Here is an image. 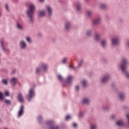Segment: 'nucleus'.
Listing matches in <instances>:
<instances>
[{
    "label": "nucleus",
    "mask_w": 129,
    "mask_h": 129,
    "mask_svg": "<svg viewBox=\"0 0 129 129\" xmlns=\"http://www.w3.org/2000/svg\"><path fill=\"white\" fill-rule=\"evenodd\" d=\"M1 45L3 48V51H6V48H5V46H4V41L3 40H2L1 41Z\"/></svg>",
    "instance_id": "nucleus-42"
},
{
    "label": "nucleus",
    "mask_w": 129,
    "mask_h": 129,
    "mask_svg": "<svg viewBox=\"0 0 129 129\" xmlns=\"http://www.w3.org/2000/svg\"><path fill=\"white\" fill-rule=\"evenodd\" d=\"M40 3H44V0H39Z\"/></svg>",
    "instance_id": "nucleus-49"
},
{
    "label": "nucleus",
    "mask_w": 129,
    "mask_h": 129,
    "mask_svg": "<svg viewBox=\"0 0 129 129\" xmlns=\"http://www.w3.org/2000/svg\"><path fill=\"white\" fill-rule=\"evenodd\" d=\"M102 109L104 110V111H108L109 110V106H103L102 107Z\"/></svg>",
    "instance_id": "nucleus-37"
},
{
    "label": "nucleus",
    "mask_w": 129,
    "mask_h": 129,
    "mask_svg": "<svg viewBox=\"0 0 129 129\" xmlns=\"http://www.w3.org/2000/svg\"><path fill=\"white\" fill-rule=\"evenodd\" d=\"M83 63V59H81L79 60V62H78V65L77 67H73V66H69V69H70V70H75L76 71L77 68H81V66H82V64Z\"/></svg>",
    "instance_id": "nucleus-14"
},
{
    "label": "nucleus",
    "mask_w": 129,
    "mask_h": 129,
    "mask_svg": "<svg viewBox=\"0 0 129 129\" xmlns=\"http://www.w3.org/2000/svg\"><path fill=\"white\" fill-rule=\"evenodd\" d=\"M72 27V22L70 20H67L64 22V29L67 32H69Z\"/></svg>",
    "instance_id": "nucleus-7"
},
{
    "label": "nucleus",
    "mask_w": 129,
    "mask_h": 129,
    "mask_svg": "<svg viewBox=\"0 0 129 129\" xmlns=\"http://www.w3.org/2000/svg\"><path fill=\"white\" fill-rule=\"evenodd\" d=\"M5 103H6V104L8 105H11V104H12V101H11V100L6 99Z\"/></svg>",
    "instance_id": "nucleus-40"
},
{
    "label": "nucleus",
    "mask_w": 129,
    "mask_h": 129,
    "mask_svg": "<svg viewBox=\"0 0 129 129\" xmlns=\"http://www.w3.org/2000/svg\"><path fill=\"white\" fill-rule=\"evenodd\" d=\"M81 104L83 105H90V103H91V100L88 97H84L81 100Z\"/></svg>",
    "instance_id": "nucleus-10"
},
{
    "label": "nucleus",
    "mask_w": 129,
    "mask_h": 129,
    "mask_svg": "<svg viewBox=\"0 0 129 129\" xmlns=\"http://www.w3.org/2000/svg\"><path fill=\"white\" fill-rule=\"evenodd\" d=\"M18 80L16 78H12L10 80V83L13 86H16Z\"/></svg>",
    "instance_id": "nucleus-23"
},
{
    "label": "nucleus",
    "mask_w": 129,
    "mask_h": 129,
    "mask_svg": "<svg viewBox=\"0 0 129 129\" xmlns=\"http://www.w3.org/2000/svg\"><path fill=\"white\" fill-rule=\"evenodd\" d=\"M45 16V10H40L38 12L39 18H43Z\"/></svg>",
    "instance_id": "nucleus-25"
},
{
    "label": "nucleus",
    "mask_w": 129,
    "mask_h": 129,
    "mask_svg": "<svg viewBox=\"0 0 129 129\" xmlns=\"http://www.w3.org/2000/svg\"><path fill=\"white\" fill-rule=\"evenodd\" d=\"M71 119V116L70 115H67L65 117V120L67 121L70 120Z\"/></svg>",
    "instance_id": "nucleus-41"
},
{
    "label": "nucleus",
    "mask_w": 129,
    "mask_h": 129,
    "mask_svg": "<svg viewBox=\"0 0 129 129\" xmlns=\"http://www.w3.org/2000/svg\"><path fill=\"white\" fill-rule=\"evenodd\" d=\"M42 69L43 73H48L49 70V67L48 64L44 62H41L39 63V67H36L35 69V73L37 75L41 74V70Z\"/></svg>",
    "instance_id": "nucleus-3"
},
{
    "label": "nucleus",
    "mask_w": 129,
    "mask_h": 129,
    "mask_svg": "<svg viewBox=\"0 0 129 129\" xmlns=\"http://www.w3.org/2000/svg\"><path fill=\"white\" fill-rule=\"evenodd\" d=\"M89 0H85V2H88Z\"/></svg>",
    "instance_id": "nucleus-52"
},
{
    "label": "nucleus",
    "mask_w": 129,
    "mask_h": 129,
    "mask_svg": "<svg viewBox=\"0 0 129 129\" xmlns=\"http://www.w3.org/2000/svg\"><path fill=\"white\" fill-rule=\"evenodd\" d=\"M45 126L44 128L45 129H49L51 126H52L54 123H55V121H54V120H47L45 121Z\"/></svg>",
    "instance_id": "nucleus-11"
},
{
    "label": "nucleus",
    "mask_w": 129,
    "mask_h": 129,
    "mask_svg": "<svg viewBox=\"0 0 129 129\" xmlns=\"http://www.w3.org/2000/svg\"><path fill=\"white\" fill-rule=\"evenodd\" d=\"M129 65V61L126 57H122L121 62L118 64V69L122 74L127 79H129V72L126 67Z\"/></svg>",
    "instance_id": "nucleus-1"
},
{
    "label": "nucleus",
    "mask_w": 129,
    "mask_h": 129,
    "mask_svg": "<svg viewBox=\"0 0 129 129\" xmlns=\"http://www.w3.org/2000/svg\"><path fill=\"white\" fill-rule=\"evenodd\" d=\"M126 117L128 119V126H129V114H126Z\"/></svg>",
    "instance_id": "nucleus-46"
},
{
    "label": "nucleus",
    "mask_w": 129,
    "mask_h": 129,
    "mask_svg": "<svg viewBox=\"0 0 129 129\" xmlns=\"http://www.w3.org/2000/svg\"><path fill=\"white\" fill-rule=\"evenodd\" d=\"M16 1H19V0H16Z\"/></svg>",
    "instance_id": "nucleus-54"
},
{
    "label": "nucleus",
    "mask_w": 129,
    "mask_h": 129,
    "mask_svg": "<svg viewBox=\"0 0 129 129\" xmlns=\"http://www.w3.org/2000/svg\"><path fill=\"white\" fill-rule=\"evenodd\" d=\"M4 8L7 12H10V5H9L8 4L6 3L4 4Z\"/></svg>",
    "instance_id": "nucleus-34"
},
{
    "label": "nucleus",
    "mask_w": 129,
    "mask_h": 129,
    "mask_svg": "<svg viewBox=\"0 0 129 129\" xmlns=\"http://www.w3.org/2000/svg\"><path fill=\"white\" fill-rule=\"evenodd\" d=\"M109 79H110V75L109 74L103 75L100 78V83L104 85V84H106L108 82Z\"/></svg>",
    "instance_id": "nucleus-5"
},
{
    "label": "nucleus",
    "mask_w": 129,
    "mask_h": 129,
    "mask_svg": "<svg viewBox=\"0 0 129 129\" xmlns=\"http://www.w3.org/2000/svg\"><path fill=\"white\" fill-rule=\"evenodd\" d=\"M117 96L118 99H119L120 101H124L126 97V95L125 94V92L121 91L118 93Z\"/></svg>",
    "instance_id": "nucleus-13"
},
{
    "label": "nucleus",
    "mask_w": 129,
    "mask_h": 129,
    "mask_svg": "<svg viewBox=\"0 0 129 129\" xmlns=\"http://www.w3.org/2000/svg\"><path fill=\"white\" fill-rule=\"evenodd\" d=\"M1 83L3 85H8V80L6 79H3L2 80Z\"/></svg>",
    "instance_id": "nucleus-36"
},
{
    "label": "nucleus",
    "mask_w": 129,
    "mask_h": 129,
    "mask_svg": "<svg viewBox=\"0 0 129 129\" xmlns=\"http://www.w3.org/2000/svg\"><path fill=\"white\" fill-rule=\"evenodd\" d=\"M49 129H61V127L58 125L53 124L52 126L50 127Z\"/></svg>",
    "instance_id": "nucleus-35"
},
{
    "label": "nucleus",
    "mask_w": 129,
    "mask_h": 129,
    "mask_svg": "<svg viewBox=\"0 0 129 129\" xmlns=\"http://www.w3.org/2000/svg\"><path fill=\"white\" fill-rule=\"evenodd\" d=\"M126 48L127 50H129V41L126 43Z\"/></svg>",
    "instance_id": "nucleus-45"
},
{
    "label": "nucleus",
    "mask_w": 129,
    "mask_h": 129,
    "mask_svg": "<svg viewBox=\"0 0 129 129\" xmlns=\"http://www.w3.org/2000/svg\"><path fill=\"white\" fill-rule=\"evenodd\" d=\"M100 45L102 48H106L107 47V39L104 38L102 39L100 42Z\"/></svg>",
    "instance_id": "nucleus-18"
},
{
    "label": "nucleus",
    "mask_w": 129,
    "mask_h": 129,
    "mask_svg": "<svg viewBox=\"0 0 129 129\" xmlns=\"http://www.w3.org/2000/svg\"><path fill=\"white\" fill-rule=\"evenodd\" d=\"M37 120L39 123H42L43 122V115H38L37 117Z\"/></svg>",
    "instance_id": "nucleus-26"
},
{
    "label": "nucleus",
    "mask_w": 129,
    "mask_h": 129,
    "mask_svg": "<svg viewBox=\"0 0 129 129\" xmlns=\"http://www.w3.org/2000/svg\"><path fill=\"white\" fill-rule=\"evenodd\" d=\"M85 115V113H84V111H80L78 113V116L80 118H83V117H84Z\"/></svg>",
    "instance_id": "nucleus-27"
},
{
    "label": "nucleus",
    "mask_w": 129,
    "mask_h": 129,
    "mask_svg": "<svg viewBox=\"0 0 129 129\" xmlns=\"http://www.w3.org/2000/svg\"><path fill=\"white\" fill-rule=\"evenodd\" d=\"M116 124L118 126H122L123 125V121L122 120H118L116 121Z\"/></svg>",
    "instance_id": "nucleus-30"
},
{
    "label": "nucleus",
    "mask_w": 129,
    "mask_h": 129,
    "mask_svg": "<svg viewBox=\"0 0 129 129\" xmlns=\"http://www.w3.org/2000/svg\"><path fill=\"white\" fill-rule=\"evenodd\" d=\"M93 12H92V11L91 10H88L86 12V16L87 18H90L91 16H92V14Z\"/></svg>",
    "instance_id": "nucleus-31"
},
{
    "label": "nucleus",
    "mask_w": 129,
    "mask_h": 129,
    "mask_svg": "<svg viewBox=\"0 0 129 129\" xmlns=\"http://www.w3.org/2000/svg\"><path fill=\"white\" fill-rule=\"evenodd\" d=\"M4 99V96L3 95V93L0 92V100H3Z\"/></svg>",
    "instance_id": "nucleus-43"
},
{
    "label": "nucleus",
    "mask_w": 129,
    "mask_h": 129,
    "mask_svg": "<svg viewBox=\"0 0 129 129\" xmlns=\"http://www.w3.org/2000/svg\"><path fill=\"white\" fill-rule=\"evenodd\" d=\"M111 44L112 46H118L119 45V36H115L111 39Z\"/></svg>",
    "instance_id": "nucleus-8"
},
{
    "label": "nucleus",
    "mask_w": 129,
    "mask_h": 129,
    "mask_svg": "<svg viewBox=\"0 0 129 129\" xmlns=\"http://www.w3.org/2000/svg\"><path fill=\"white\" fill-rule=\"evenodd\" d=\"M57 78L59 80V81H60L61 83V84L62 82H63V81L64 80V79L63 78V76H62V75L58 74L57 75Z\"/></svg>",
    "instance_id": "nucleus-28"
},
{
    "label": "nucleus",
    "mask_w": 129,
    "mask_h": 129,
    "mask_svg": "<svg viewBox=\"0 0 129 129\" xmlns=\"http://www.w3.org/2000/svg\"><path fill=\"white\" fill-rule=\"evenodd\" d=\"M24 113H25V106L22 105L20 106L18 110L17 117H18V118H21V117L24 115Z\"/></svg>",
    "instance_id": "nucleus-12"
},
{
    "label": "nucleus",
    "mask_w": 129,
    "mask_h": 129,
    "mask_svg": "<svg viewBox=\"0 0 129 129\" xmlns=\"http://www.w3.org/2000/svg\"><path fill=\"white\" fill-rule=\"evenodd\" d=\"M75 90L77 92L79 91V90H80V86L79 85H76L75 86Z\"/></svg>",
    "instance_id": "nucleus-39"
},
{
    "label": "nucleus",
    "mask_w": 129,
    "mask_h": 129,
    "mask_svg": "<svg viewBox=\"0 0 129 129\" xmlns=\"http://www.w3.org/2000/svg\"><path fill=\"white\" fill-rule=\"evenodd\" d=\"M19 47L21 50H26L28 47L27 42L25 40H21L19 42Z\"/></svg>",
    "instance_id": "nucleus-15"
},
{
    "label": "nucleus",
    "mask_w": 129,
    "mask_h": 129,
    "mask_svg": "<svg viewBox=\"0 0 129 129\" xmlns=\"http://www.w3.org/2000/svg\"><path fill=\"white\" fill-rule=\"evenodd\" d=\"M81 85L83 88H86L88 86V82L86 79H84L81 81Z\"/></svg>",
    "instance_id": "nucleus-20"
},
{
    "label": "nucleus",
    "mask_w": 129,
    "mask_h": 129,
    "mask_svg": "<svg viewBox=\"0 0 129 129\" xmlns=\"http://www.w3.org/2000/svg\"><path fill=\"white\" fill-rule=\"evenodd\" d=\"M102 21V18L100 17V16L96 17L92 20V24L93 26H99L100 24H101V22Z\"/></svg>",
    "instance_id": "nucleus-9"
},
{
    "label": "nucleus",
    "mask_w": 129,
    "mask_h": 129,
    "mask_svg": "<svg viewBox=\"0 0 129 129\" xmlns=\"http://www.w3.org/2000/svg\"><path fill=\"white\" fill-rule=\"evenodd\" d=\"M94 40L96 42H100L101 40V36H100V34L97 33L94 36Z\"/></svg>",
    "instance_id": "nucleus-22"
},
{
    "label": "nucleus",
    "mask_w": 129,
    "mask_h": 129,
    "mask_svg": "<svg viewBox=\"0 0 129 129\" xmlns=\"http://www.w3.org/2000/svg\"><path fill=\"white\" fill-rule=\"evenodd\" d=\"M4 129H9L7 127L4 128Z\"/></svg>",
    "instance_id": "nucleus-53"
},
{
    "label": "nucleus",
    "mask_w": 129,
    "mask_h": 129,
    "mask_svg": "<svg viewBox=\"0 0 129 129\" xmlns=\"http://www.w3.org/2000/svg\"><path fill=\"white\" fill-rule=\"evenodd\" d=\"M34 87H36L35 84H33V87L30 88L28 91V94L27 96H26V98L27 100L29 102L31 101L32 98L35 97L36 95V93L35 92V88Z\"/></svg>",
    "instance_id": "nucleus-4"
},
{
    "label": "nucleus",
    "mask_w": 129,
    "mask_h": 129,
    "mask_svg": "<svg viewBox=\"0 0 129 129\" xmlns=\"http://www.w3.org/2000/svg\"><path fill=\"white\" fill-rule=\"evenodd\" d=\"M46 11L48 17H52L53 16V8L50 6H46Z\"/></svg>",
    "instance_id": "nucleus-16"
},
{
    "label": "nucleus",
    "mask_w": 129,
    "mask_h": 129,
    "mask_svg": "<svg viewBox=\"0 0 129 129\" xmlns=\"http://www.w3.org/2000/svg\"><path fill=\"white\" fill-rule=\"evenodd\" d=\"M99 7L101 10H103V11H106L108 9V5L105 3L100 4Z\"/></svg>",
    "instance_id": "nucleus-19"
},
{
    "label": "nucleus",
    "mask_w": 129,
    "mask_h": 129,
    "mask_svg": "<svg viewBox=\"0 0 129 129\" xmlns=\"http://www.w3.org/2000/svg\"><path fill=\"white\" fill-rule=\"evenodd\" d=\"M16 28L17 30H20V31H22V30H23V25L19 23H17Z\"/></svg>",
    "instance_id": "nucleus-29"
},
{
    "label": "nucleus",
    "mask_w": 129,
    "mask_h": 129,
    "mask_svg": "<svg viewBox=\"0 0 129 129\" xmlns=\"http://www.w3.org/2000/svg\"><path fill=\"white\" fill-rule=\"evenodd\" d=\"M25 40L27 43L29 44H32V39H31V37H27L25 38Z\"/></svg>",
    "instance_id": "nucleus-38"
},
{
    "label": "nucleus",
    "mask_w": 129,
    "mask_h": 129,
    "mask_svg": "<svg viewBox=\"0 0 129 129\" xmlns=\"http://www.w3.org/2000/svg\"><path fill=\"white\" fill-rule=\"evenodd\" d=\"M5 95L6 96H10V92L9 91H5Z\"/></svg>",
    "instance_id": "nucleus-47"
},
{
    "label": "nucleus",
    "mask_w": 129,
    "mask_h": 129,
    "mask_svg": "<svg viewBox=\"0 0 129 129\" xmlns=\"http://www.w3.org/2000/svg\"><path fill=\"white\" fill-rule=\"evenodd\" d=\"M74 7L76 10H77L78 13L81 12V9L82 8V4L80 2H77L74 5Z\"/></svg>",
    "instance_id": "nucleus-17"
},
{
    "label": "nucleus",
    "mask_w": 129,
    "mask_h": 129,
    "mask_svg": "<svg viewBox=\"0 0 129 129\" xmlns=\"http://www.w3.org/2000/svg\"><path fill=\"white\" fill-rule=\"evenodd\" d=\"M72 127H73L74 128H76V127H77V124H76V123H73Z\"/></svg>",
    "instance_id": "nucleus-44"
},
{
    "label": "nucleus",
    "mask_w": 129,
    "mask_h": 129,
    "mask_svg": "<svg viewBox=\"0 0 129 129\" xmlns=\"http://www.w3.org/2000/svg\"><path fill=\"white\" fill-rule=\"evenodd\" d=\"M17 99H18L19 102L23 103V102H24V97L23 96V93H19L17 96Z\"/></svg>",
    "instance_id": "nucleus-21"
},
{
    "label": "nucleus",
    "mask_w": 129,
    "mask_h": 129,
    "mask_svg": "<svg viewBox=\"0 0 129 129\" xmlns=\"http://www.w3.org/2000/svg\"><path fill=\"white\" fill-rule=\"evenodd\" d=\"M111 117L112 118H113L114 117H115L114 115H112V116H111Z\"/></svg>",
    "instance_id": "nucleus-50"
},
{
    "label": "nucleus",
    "mask_w": 129,
    "mask_h": 129,
    "mask_svg": "<svg viewBox=\"0 0 129 129\" xmlns=\"http://www.w3.org/2000/svg\"><path fill=\"white\" fill-rule=\"evenodd\" d=\"M67 57H63L61 60V64L62 65H66L67 64Z\"/></svg>",
    "instance_id": "nucleus-32"
},
{
    "label": "nucleus",
    "mask_w": 129,
    "mask_h": 129,
    "mask_svg": "<svg viewBox=\"0 0 129 129\" xmlns=\"http://www.w3.org/2000/svg\"><path fill=\"white\" fill-rule=\"evenodd\" d=\"M36 9V6L33 3H31L29 6V9L26 12V15L29 20L30 24H33L35 21L34 17V12Z\"/></svg>",
    "instance_id": "nucleus-2"
},
{
    "label": "nucleus",
    "mask_w": 129,
    "mask_h": 129,
    "mask_svg": "<svg viewBox=\"0 0 129 129\" xmlns=\"http://www.w3.org/2000/svg\"><path fill=\"white\" fill-rule=\"evenodd\" d=\"M92 33H93V30L89 29L86 32V36H87V37H91V36H92Z\"/></svg>",
    "instance_id": "nucleus-24"
},
{
    "label": "nucleus",
    "mask_w": 129,
    "mask_h": 129,
    "mask_svg": "<svg viewBox=\"0 0 129 129\" xmlns=\"http://www.w3.org/2000/svg\"><path fill=\"white\" fill-rule=\"evenodd\" d=\"M16 71H16V70H13L12 71V74H15V73H16Z\"/></svg>",
    "instance_id": "nucleus-48"
},
{
    "label": "nucleus",
    "mask_w": 129,
    "mask_h": 129,
    "mask_svg": "<svg viewBox=\"0 0 129 129\" xmlns=\"http://www.w3.org/2000/svg\"><path fill=\"white\" fill-rule=\"evenodd\" d=\"M73 79V77L71 75H68L66 80V82H62V85L63 87H67L68 86H70L72 84V80Z\"/></svg>",
    "instance_id": "nucleus-6"
},
{
    "label": "nucleus",
    "mask_w": 129,
    "mask_h": 129,
    "mask_svg": "<svg viewBox=\"0 0 129 129\" xmlns=\"http://www.w3.org/2000/svg\"><path fill=\"white\" fill-rule=\"evenodd\" d=\"M2 17V13L0 12V17Z\"/></svg>",
    "instance_id": "nucleus-51"
},
{
    "label": "nucleus",
    "mask_w": 129,
    "mask_h": 129,
    "mask_svg": "<svg viewBox=\"0 0 129 129\" xmlns=\"http://www.w3.org/2000/svg\"><path fill=\"white\" fill-rule=\"evenodd\" d=\"M90 129H97V126L96 124L93 123L90 125Z\"/></svg>",
    "instance_id": "nucleus-33"
}]
</instances>
